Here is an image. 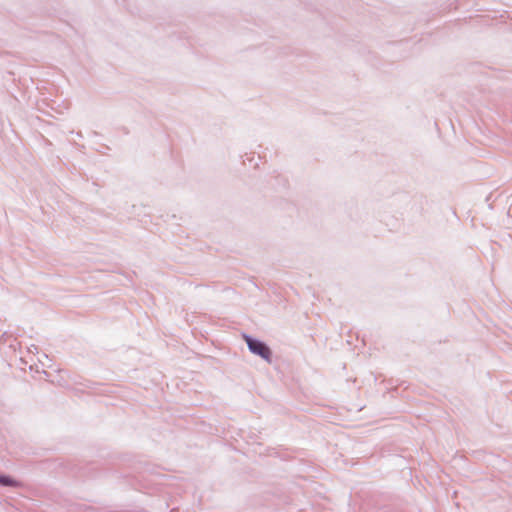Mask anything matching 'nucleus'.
Listing matches in <instances>:
<instances>
[{
	"label": "nucleus",
	"instance_id": "f257e3e1",
	"mask_svg": "<svg viewBox=\"0 0 512 512\" xmlns=\"http://www.w3.org/2000/svg\"><path fill=\"white\" fill-rule=\"evenodd\" d=\"M246 343L249 349L259 356H261L265 360H270L271 351L270 349L263 343L257 340H254L250 337H245Z\"/></svg>",
	"mask_w": 512,
	"mask_h": 512
},
{
	"label": "nucleus",
	"instance_id": "f03ea898",
	"mask_svg": "<svg viewBox=\"0 0 512 512\" xmlns=\"http://www.w3.org/2000/svg\"><path fill=\"white\" fill-rule=\"evenodd\" d=\"M0 484L5 485V486H14V487L20 486L19 482H17L16 480H14L10 477H7V476H0Z\"/></svg>",
	"mask_w": 512,
	"mask_h": 512
}]
</instances>
